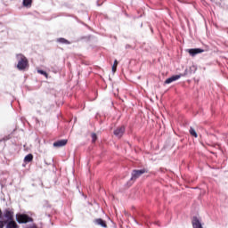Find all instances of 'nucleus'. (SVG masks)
Returning a JSON list of instances; mask_svg holds the SVG:
<instances>
[{"mask_svg": "<svg viewBox=\"0 0 228 228\" xmlns=\"http://www.w3.org/2000/svg\"><path fill=\"white\" fill-rule=\"evenodd\" d=\"M16 58L18 60L17 69L19 70H26L29 65V61H28V58L24 56L22 53H19L16 55Z\"/></svg>", "mask_w": 228, "mask_h": 228, "instance_id": "nucleus-1", "label": "nucleus"}, {"mask_svg": "<svg viewBox=\"0 0 228 228\" xmlns=\"http://www.w3.org/2000/svg\"><path fill=\"white\" fill-rule=\"evenodd\" d=\"M147 169L142 168V169H134L132 171L131 174V179L130 181H133L134 183V181H136V179H139V177H142V175H143V174H147Z\"/></svg>", "mask_w": 228, "mask_h": 228, "instance_id": "nucleus-2", "label": "nucleus"}, {"mask_svg": "<svg viewBox=\"0 0 228 228\" xmlns=\"http://www.w3.org/2000/svg\"><path fill=\"white\" fill-rule=\"evenodd\" d=\"M16 220L18 224H28V222H33L32 217L26 214H18L16 215Z\"/></svg>", "mask_w": 228, "mask_h": 228, "instance_id": "nucleus-3", "label": "nucleus"}, {"mask_svg": "<svg viewBox=\"0 0 228 228\" xmlns=\"http://www.w3.org/2000/svg\"><path fill=\"white\" fill-rule=\"evenodd\" d=\"M4 218H6V220H4V222L13 221V216H14L13 209L6 208L4 212Z\"/></svg>", "mask_w": 228, "mask_h": 228, "instance_id": "nucleus-4", "label": "nucleus"}, {"mask_svg": "<svg viewBox=\"0 0 228 228\" xmlns=\"http://www.w3.org/2000/svg\"><path fill=\"white\" fill-rule=\"evenodd\" d=\"M124 133H126V126H118L117 129L114 130V134L118 138H122V136H124Z\"/></svg>", "mask_w": 228, "mask_h": 228, "instance_id": "nucleus-5", "label": "nucleus"}, {"mask_svg": "<svg viewBox=\"0 0 228 228\" xmlns=\"http://www.w3.org/2000/svg\"><path fill=\"white\" fill-rule=\"evenodd\" d=\"M187 53H189L190 56H197V54H200L202 53H204V49L202 48H191V49H188Z\"/></svg>", "mask_w": 228, "mask_h": 228, "instance_id": "nucleus-6", "label": "nucleus"}, {"mask_svg": "<svg viewBox=\"0 0 228 228\" xmlns=\"http://www.w3.org/2000/svg\"><path fill=\"white\" fill-rule=\"evenodd\" d=\"M181 77H183V74L175 75L169 78H167L165 81V85H170V83H174V81H177V79H181Z\"/></svg>", "mask_w": 228, "mask_h": 228, "instance_id": "nucleus-7", "label": "nucleus"}, {"mask_svg": "<svg viewBox=\"0 0 228 228\" xmlns=\"http://www.w3.org/2000/svg\"><path fill=\"white\" fill-rule=\"evenodd\" d=\"M68 140L67 139H62V140H59L53 142V147H65V145H67L68 143Z\"/></svg>", "mask_w": 228, "mask_h": 228, "instance_id": "nucleus-8", "label": "nucleus"}, {"mask_svg": "<svg viewBox=\"0 0 228 228\" xmlns=\"http://www.w3.org/2000/svg\"><path fill=\"white\" fill-rule=\"evenodd\" d=\"M192 226H193V228H203L202 224H200V221H199V218H197V217H193Z\"/></svg>", "mask_w": 228, "mask_h": 228, "instance_id": "nucleus-9", "label": "nucleus"}, {"mask_svg": "<svg viewBox=\"0 0 228 228\" xmlns=\"http://www.w3.org/2000/svg\"><path fill=\"white\" fill-rule=\"evenodd\" d=\"M5 224L6 228H19V224H17V222H15V220L8 221Z\"/></svg>", "mask_w": 228, "mask_h": 228, "instance_id": "nucleus-10", "label": "nucleus"}, {"mask_svg": "<svg viewBox=\"0 0 228 228\" xmlns=\"http://www.w3.org/2000/svg\"><path fill=\"white\" fill-rule=\"evenodd\" d=\"M94 222L97 224V225H101L102 227H108L106 221L102 220V218L95 219Z\"/></svg>", "mask_w": 228, "mask_h": 228, "instance_id": "nucleus-11", "label": "nucleus"}, {"mask_svg": "<svg viewBox=\"0 0 228 228\" xmlns=\"http://www.w3.org/2000/svg\"><path fill=\"white\" fill-rule=\"evenodd\" d=\"M31 4H33V0H23V6L26 8H31Z\"/></svg>", "mask_w": 228, "mask_h": 228, "instance_id": "nucleus-12", "label": "nucleus"}, {"mask_svg": "<svg viewBox=\"0 0 228 228\" xmlns=\"http://www.w3.org/2000/svg\"><path fill=\"white\" fill-rule=\"evenodd\" d=\"M24 161H25V163H31V161H33V154H28L24 158Z\"/></svg>", "mask_w": 228, "mask_h": 228, "instance_id": "nucleus-13", "label": "nucleus"}, {"mask_svg": "<svg viewBox=\"0 0 228 228\" xmlns=\"http://www.w3.org/2000/svg\"><path fill=\"white\" fill-rule=\"evenodd\" d=\"M189 133L191 134V136H194V138H198V134L197 132L195 131V129L193 127H190Z\"/></svg>", "mask_w": 228, "mask_h": 228, "instance_id": "nucleus-14", "label": "nucleus"}, {"mask_svg": "<svg viewBox=\"0 0 228 228\" xmlns=\"http://www.w3.org/2000/svg\"><path fill=\"white\" fill-rule=\"evenodd\" d=\"M57 41L60 42L61 44H66V45L70 44V43L69 42V40H67V39H65V38H63V37L59 38Z\"/></svg>", "mask_w": 228, "mask_h": 228, "instance_id": "nucleus-15", "label": "nucleus"}, {"mask_svg": "<svg viewBox=\"0 0 228 228\" xmlns=\"http://www.w3.org/2000/svg\"><path fill=\"white\" fill-rule=\"evenodd\" d=\"M118 65V61L117 60L114 61V64L112 66V72H117V67Z\"/></svg>", "mask_w": 228, "mask_h": 228, "instance_id": "nucleus-16", "label": "nucleus"}, {"mask_svg": "<svg viewBox=\"0 0 228 228\" xmlns=\"http://www.w3.org/2000/svg\"><path fill=\"white\" fill-rule=\"evenodd\" d=\"M37 72H38V74H42V76H45L46 78L48 77L47 72H45L42 69L37 70Z\"/></svg>", "mask_w": 228, "mask_h": 228, "instance_id": "nucleus-17", "label": "nucleus"}, {"mask_svg": "<svg viewBox=\"0 0 228 228\" xmlns=\"http://www.w3.org/2000/svg\"><path fill=\"white\" fill-rule=\"evenodd\" d=\"M6 224H8V221L0 220V228H4V225H6Z\"/></svg>", "mask_w": 228, "mask_h": 228, "instance_id": "nucleus-18", "label": "nucleus"}, {"mask_svg": "<svg viewBox=\"0 0 228 228\" xmlns=\"http://www.w3.org/2000/svg\"><path fill=\"white\" fill-rule=\"evenodd\" d=\"M92 139H93V142H95L97 141V134H92Z\"/></svg>", "mask_w": 228, "mask_h": 228, "instance_id": "nucleus-19", "label": "nucleus"}, {"mask_svg": "<svg viewBox=\"0 0 228 228\" xmlns=\"http://www.w3.org/2000/svg\"><path fill=\"white\" fill-rule=\"evenodd\" d=\"M0 218H3V211L0 208Z\"/></svg>", "mask_w": 228, "mask_h": 228, "instance_id": "nucleus-20", "label": "nucleus"}, {"mask_svg": "<svg viewBox=\"0 0 228 228\" xmlns=\"http://www.w3.org/2000/svg\"><path fill=\"white\" fill-rule=\"evenodd\" d=\"M28 228H37V226H30V227H28Z\"/></svg>", "mask_w": 228, "mask_h": 228, "instance_id": "nucleus-21", "label": "nucleus"}]
</instances>
